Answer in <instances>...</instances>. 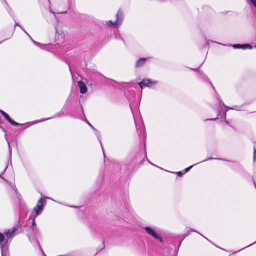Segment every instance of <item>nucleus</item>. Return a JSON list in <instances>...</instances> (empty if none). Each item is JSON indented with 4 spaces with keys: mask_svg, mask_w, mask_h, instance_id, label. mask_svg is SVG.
Returning <instances> with one entry per match:
<instances>
[{
    "mask_svg": "<svg viewBox=\"0 0 256 256\" xmlns=\"http://www.w3.org/2000/svg\"><path fill=\"white\" fill-rule=\"evenodd\" d=\"M18 202L20 209V218L17 222V232H22L25 230H26L38 231L36 224L34 222V218L32 219L31 222L32 225L30 224V219L27 218L26 213L28 209L25 202L23 200L22 196L17 192V202Z\"/></svg>",
    "mask_w": 256,
    "mask_h": 256,
    "instance_id": "1",
    "label": "nucleus"
},
{
    "mask_svg": "<svg viewBox=\"0 0 256 256\" xmlns=\"http://www.w3.org/2000/svg\"><path fill=\"white\" fill-rule=\"evenodd\" d=\"M142 158L141 152H138L131 156L128 165V168L130 170L137 169L142 164Z\"/></svg>",
    "mask_w": 256,
    "mask_h": 256,
    "instance_id": "2",
    "label": "nucleus"
},
{
    "mask_svg": "<svg viewBox=\"0 0 256 256\" xmlns=\"http://www.w3.org/2000/svg\"><path fill=\"white\" fill-rule=\"evenodd\" d=\"M38 235V231L28 230L27 236L30 241L34 244L40 250L44 256H46L43 252L40 245L38 240L37 237Z\"/></svg>",
    "mask_w": 256,
    "mask_h": 256,
    "instance_id": "3",
    "label": "nucleus"
},
{
    "mask_svg": "<svg viewBox=\"0 0 256 256\" xmlns=\"http://www.w3.org/2000/svg\"><path fill=\"white\" fill-rule=\"evenodd\" d=\"M144 230H146V232L150 236H152L154 238L158 240H159V242L161 243L164 242L163 239L162 237L159 236L156 232L154 229L150 227V226H146L144 228Z\"/></svg>",
    "mask_w": 256,
    "mask_h": 256,
    "instance_id": "4",
    "label": "nucleus"
},
{
    "mask_svg": "<svg viewBox=\"0 0 256 256\" xmlns=\"http://www.w3.org/2000/svg\"><path fill=\"white\" fill-rule=\"evenodd\" d=\"M156 84V82L152 81L150 79H144L142 81L139 82L138 84L141 88H143L144 87H150L152 85H154Z\"/></svg>",
    "mask_w": 256,
    "mask_h": 256,
    "instance_id": "5",
    "label": "nucleus"
},
{
    "mask_svg": "<svg viewBox=\"0 0 256 256\" xmlns=\"http://www.w3.org/2000/svg\"><path fill=\"white\" fill-rule=\"evenodd\" d=\"M124 19V14L122 10L119 9L117 14H116V20L115 23L118 24H120Z\"/></svg>",
    "mask_w": 256,
    "mask_h": 256,
    "instance_id": "6",
    "label": "nucleus"
},
{
    "mask_svg": "<svg viewBox=\"0 0 256 256\" xmlns=\"http://www.w3.org/2000/svg\"><path fill=\"white\" fill-rule=\"evenodd\" d=\"M44 0H38V2L40 3H42ZM44 1L46 2V3L48 5V9L50 10L49 15L52 18L54 19L56 23H58V20L56 19V16L52 13V10L50 9V2L49 0H44Z\"/></svg>",
    "mask_w": 256,
    "mask_h": 256,
    "instance_id": "7",
    "label": "nucleus"
},
{
    "mask_svg": "<svg viewBox=\"0 0 256 256\" xmlns=\"http://www.w3.org/2000/svg\"><path fill=\"white\" fill-rule=\"evenodd\" d=\"M16 230V228L14 226L12 230H8L4 231V234L6 236L10 238H12L15 236V232Z\"/></svg>",
    "mask_w": 256,
    "mask_h": 256,
    "instance_id": "8",
    "label": "nucleus"
},
{
    "mask_svg": "<svg viewBox=\"0 0 256 256\" xmlns=\"http://www.w3.org/2000/svg\"><path fill=\"white\" fill-rule=\"evenodd\" d=\"M232 47L234 48H242L243 50L252 49V46L250 44H234L232 45Z\"/></svg>",
    "mask_w": 256,
    "mask_h": 256,
    "instance_id": "9",
    "label": "nucleus"
},
{
    "mask_svg": "<svg viewBox=\"0 0 256 256\" xmlns=\"http://www.w3.org/2000/svg\"><path fill=\"white\" fill-rule=\"evenodd\" d=\"M0 113L4 117V118L10 122L12 125L16 126V122L10 118L9 116L4 111L0 110Z\"/></svg>",
    "mask_w": 256,
    "mask_h": 256,
    "instance_id": "10",
    "label": "nucleus"
},
{
    "mask_svg": "<svg viewBox=\"0 0 256 256\" xmlns=\"http://www.w3.org/2000/svg\"><path fill=\"white\" fill-rule=\"evenodd\" d=\"M78 86L80 88V91L82 94H85L87 92V88L86 84L83 82H78Z\"/></svg>",
    "mask_w": 256,
    "mask_h": 256,
    "instance_id": "11",
    "label": "nucleus"
},
{
    "mask_svg": "<svg viewBox=\"0 0 256 256\" xmlns=\"http://www.w3.org/2000/svg\"><path fill=\"white\" fill-rule=\"evenodd\" d=\"M4 236L0 232V246L1 248V253L2 256H4L3 252V250L5 248L4 244H2V242H4Z\"/></svg>",
    "mask_w": 256,
    "mask_h": 256,
    "instance_id": "12",
    "label": "nucleus"
},
{
    "mask_svg": "<svg viewBox=\"0 0 256 256\" xmlns=\"http://www.w3.org/2000/svg\"><path fill=\"white\" fill-rule=\"evenodd\" d=\"M214 159H216V158H212V157H210L206 159L205 160H204L200 162V163L202 162H205V161H206L208 160H214ZM218 160H222V159H220V158H217ZM199 164V162L194 164V165H192L186 168H185L184 170H183L184 171V174L186 173V172H188V171H189L192 168V166H194L196 165V164Z\"/></svg>",
    "mask_w": 256,
    "mask_h": 256,
    "instance_id": "13",
    "label": "nucleus"
},
{
    "mask_svg": "<svg viewBox=\"0 0 256 256\" xmlns=\"http://www.w3.org/2000/svg\"><path fill=\"white\" fill-rule=\"evenodd\" d=\"M146 58H140L137 60L136 63V67L138 68L142 66L146 63Z\"/></svg>",
    "mask_w": 256,
    "mask_h": 256,
    "instance_id": "14",
    "label": "nucleus"
},
{
    "mask_svg": "<svg viewBox=\"0 0 256 256\" xmlns=\"http://www.w3.org/2000/svg\"><path fill=\"white\" fill-rule=\"evenodd\" d=\"M46 198H42L38 201L36 205L42 206V208H44V206H46Z\"/></svg>",
    "mask_w": 256,
    "mask_h": 256,
    "instance_id": "15",
    "label": "nucleus"
},
{
    "mask_svg": "<svg viewBox=\"0 0 256 256\" xmlns=\"http://www.w3.org/2000/svg\"><path fill=\"white\" fill-rule=\"evenodd\" d=\"M44 208L42 206L36 205L34 208V211L36 216L39 215L43 210Z\"/></svg>",
    "mask_w": 256,
    "mask_h": 256,
    "instance_id": "16",
    "label": "nucleus"
},
{
    "mask_svg": "<svg viewBox=\"0 0 256 256\" xmlns=\"http://www.w3.org/2000/svg\"><path fill=\"white\" fill-rule=\"evenodd\" d=\"M22 30L24 32L28 35V36L30 38V39L35 44H36L37 46L40 47L41 48H44L45 47V46L44 44H41L37 42H36L34 41L32 38V37L24 30L22 29Z\"/></svg>",
    "mask_w": 256,
    "mask_h": 256,
    "instance_id": "17",
    "label": "nucleus"
},
{
    "mask_svg": "<svg viewBox=\"0 0 256 256\" xmlns=\"http://www.w3.org/2000/svg\"><path fill=\"white\" fill-rule=\"evenodd\" d=\"M94 130V132L95 134L97 136L98 138V140H99V142H100V145H101V146H102V150L104 151V150H103V148H102V142H100V138H99V137H98V135H99V132H98L96 129L95 128H94V130ZM104 156L105 157V154H104Z\"/></svg>",
    "mask_w": 256,
    "mask_h": 256,
    "instance_id": "18",
    "label": "nucleus"
},
{
    "mask_svg": "<svg viewBox=\"0 0 256 256\" xmlns=\"http://www.w3.org/2000/svg\"><path fill=\"white\" fill-rule=\"evenodd\" d=\"M94 130V132L95 134L97 136L98 138V140H99V142H100V145H101V146H102V150L104 151V150H103V148H102V142H100V138H99V137H98V135H99V132H98L96 129L95 128H94V130ZM104 156L105 157V154H104Z\"/></svg>",
    "mask_w": 256,
    "mask_h": 256,
    "instance_id": "19",
    "label": "nucleus"
},
{
    "mask_svg": "<svg viewBox=\"0 0 256 256\" xmlns=\"http://www.w3.org/2000/svg\"><path fill=\"white\" fill-rule=\"evenodd\" d=\"M106 24L108 26H117L118 25V24L115 23V21L112 22V20H110L106 22Z\"/></svg>",
    "mask_w": 256,
    "mask_h": 256,
    "instance_id": "20",
    "label": "nucleus"
},
{
    "mask_svg": "<svg viewBox=\"0 0 256 256\" xmlns=\"http://www.w3.org/2000/svg\"><path fill=\"white\" fill-rule=\"evenodd\" d=\"M64 116V112L62 111V110L61 111H60V112L56 113L54 116V117H60V116Z\"/></svg>",
    "mask_w": 256,
    "mask_h": 256,
    "instance_id": "21",
    "label": "nucleus"
},
{
    "mask_svg": "<svg viewBox=\"0 0 256 256\" xmlns=\"http://www.w3.org/2000/svg\"><path fill=\"white\" fill-rule=\"evenodd\" d=\"M230 109H232V110H242V106H233L232 108H230Z\"/></svg>",
    "mask_w": 256,
    "mask_h": 256,
    "instance_id": "22",
    "label": "nucleus"
},
{
    "mask_svg": "<svg viewBox=\"0 0 256 256\" xmlns=\"http://www.w3.org/2000/svg\"><path fill=\"white\" fill-rule=\"evenodd\" d=\"M253 160L254 162L256 161V149L255 148H254Z\"/></svg>",
    "mask_w": 256,
    "mask_h": 256,
    "instance_id": "23",
    "label": "nucleus"
},
{
    "mask_svg": "<svg viewBox=\"0 0 256 256\" xmlns=\"http://www.w3.org/2000/svg\"><path fill=\"white\" fill-rule=\"evenodd\" d=\"M218 98L219 100L220 101V104L222 106L224 107H225V108H227V106L224 104V102H222L221 100H220V96L218 94Z\"/></svg>",
    "mask_w": 256,
    "mask_h": 256,
    "instance_id": "24",
    "label": "nucleus"
},
{
    "mask_svg": "<svg viewBox=\"0 0 256 256\" xmlns=\"http://www.w3.org/2000/svg\"><path fill=\"white\" fill-rule=\"evenodd\" d=\"M250 2L252 3V6L255 8H256V0H249Z\"/></svg>",
    "mask_w": 256,
    "mask_h": 256,
    "instance_id": "25",
    "label": "nucleus"
},
{
    "mask_svg": "<svg viewBox=\"0 0 256 256\" xmlns=\"http://www.w3.org/2000/svg\"><path fill=\"white\" fill-rule=\"evenodd\" d=\"M184 174V171H180V172H176V174L178 176H182Z\"/></svg>",
    "mask_w": 256,
    "mask_h": 256,
    "instance_id": "26",
    "label": "nucleus"
},
{
    "mask_svg": "<svg viewBox=\"0 0 256 256\" xmlns=\"http://www.w3.org/2000/svg\"><path fill=\"white\" fill-rule=\"evenodd\" d=\"M197 232L196 230H194V229H192V228H190V230H188V234H186L184 236V238H186V236H187L188 234H189V232Z\"/></svg>",
    "mask_w": 256,
    "mask_h": 256,
    "instance_id": "27",
    "label": "nucleus"
},
{
    "mask_svg": "<svg viewBox=\"0 0 256 256\" xmlns=\"http://www.w3.org/2000/svg\"><path fill=\"white\" fill-rule=\"evenodd\" d=\"M85 121L88 124V126L92 128V130H94V128L93 126H92L89 122L86 119Z\"/></svg>",
    "mask_w": 256,
    "mask_h": 256,
    "instance_id": "28",
    "label": "nucleus"
},
{
    "mask_svg": "<svg viewBox=\"0 0 256 256\" xmlns=\"http://www.w3.org/2000/svg\"><path fill=\"white\" fill-rule=\"evenodd\" d=\"M10 186H11L12 188V190H13L14 191V192H16V189L14 188V186H15L14 184L10 183Z\"/></svg>",
    "mask_w": 256,
    "mask_h": 256,
    "instance_id": "29",
    "label": "nucleus"
},
{
    "mask_svg": "<svg viewBox=\"0 0 256 256\" xmlns=\"http://www.w3.org/2000/svg\"><path fill=\"white\" fill-rule=\"evenodd\" d=\"M218 119V118H208V119H206L205 120H204L205 121H208V120H216Z\"/></svg>",
    "mask_w": 256,
    "mask_h": 256,
    "instance_id": "30",
    "label": "nucleus"
},
{
    "mask_svg": "<svg viewBox=\"0 0 256 256\" xmlns=\"http://www.w3.org/2000/svg\"><path fill=\"white\" fill-rule=\"evenodd\" d=\"M142 128H143V133H144V135H146V130H145L144 126H142Z\"/></svg>",
    "mask_w": 256,
    "mask_h": 256,
    "instance_id": "31",
    "label": "nucleus"
},
{
    "mask_svg": "<svg viewBox=\"0 0 256 256\" xmlns=\"http://www.w3.org/2000/svg\"><path fill=\"white\" fill-rule=\"evenodd\" d=\"M54 28H55L56 32L57 33L58 32V27H57V26L55 25L54 26Z\"/></svg>",
    "mask_w": 256,
    "mask_h": 256,
    "instance_id": "32",
    "label": "nucleus"
},
{
    "mask_svg": "<svg viewBox=\"0 0 256 256\" xmlns=\"http://www.w3.org/2000/svg\"><path fill=\"white\" fill-rule=\"evenodd\" d=\"M80 106H81V108H82V112L83 114H84V109H83V108L82 106L80 105Z\"/></svg>",
    "mask_w": 256,
    "mask_h": 256,
    "instance_id": "33",
    "label": "nucleus"
},
{
    "mask_svg": "<svg viewBox=\"0 0 256 256\" xmlns=\"http://www.w3.org/2000/svg\"><path fill=\"white\" fill-rule=\"evenodd\" d=\"M210 84L212 85V86L214 90L216 91V89H215L214 87V86L212 85V83L211 82H210Z\"/></svg>",
    "mask_w": 256,
    "mask_h": 256,
    "instance_id": "34",
    "label": "nucleus"
},
{
    "mask_svg": "<svg viewBox=\"0 0 256 256\" xmlns=\"http://www.w3.org/2000/svg\"><path fill=\"white\" fill-rule=\"evenodd\" d=\"M255 243H256V242H253V243H252V244H250V245H248V246H247L246 247H248V246H252V245L253 244H255Z\"/></svg>",
    "mask_w": 256,
    "mask_h": 256,
    "instance_id": "35",
    "label": "nucleus"
},
{
    "mask_svg": "<svg viewBox=\"0 0 256 256\" xmlns=\"http://www.w3.org/2000/svg\"><path fill=\"white\" fill-rule=\"evenodd\" d=\"M8 147H9V150L10 151H11L10 149V143L8 141Z\"/></svg>",
    "mask_w": 256,
    "mask_h": 256,
    "instance_id": "36",
    "label": "nucleus"
},
{
    "mask_svg": "<svg viewBox=\"0 0 256 256\" xmlns=\"http://www.w3.org/2000/svg\"><path fill=\"white\" fill-rule=\"evenodd\" d=\"M16 125H17V126H22V124L17 122Z\"/></svg>",
    "mask_w": 256,
    "mask_h": 256,
    "instance_id": "37",
    "label": "nucleus"
},
{
    "mask_svg": "<svg viewBox=\"0 0 256 256\" xmlns=\"http://www.w3.org/2000/svg\"><path fill=\"white\" fill-rule=\"evenodd\" d=\"M50 118H46V120H40V122H42V121H44V120H49Z\"/></svg>",
    "mask_w": 256,
    "mask_h": 256,
    "instance_id": "38",
    "label": "nucleus"
},
{
    "mask_svg": "<svg viewBox=\"0 0 256 256\" xmlns=\"http://www.w3.org/2000/svg\"><path fill=\"white\" fill-rule=\"evenodd\" d=\"M200 236H202L203 237H204V238H206V240H208L207 238H206V237H204V236L202 235V234H200Z\"/></svg>",
    "mask_w": 256,
    "mask_h": 256,
    "instance_id": "39",
    "label": "nucleus"
},
{
    "mask_svg": "<svg viewBox=\"0 0 256 256\" xmlns=\"http://www.w3.org/2000/svg\"><path fill=\"white\" fill-rule=\"evenodd\" d=\"M226 123L227 124H229V122H228V121H226Z\"/></svg>",
    "mask_w": 256,
    "mask_h": 256,
    "instance_id": "40",
    "label": "nucleus"
},
{
    "mask_svg": "<svg viewBox=\"0 0 256 256\" xmlns=\"http://www.w3.org/2000/svg\"><path fill=\"white\" fill-rule=\"evenodd\" d=\"M16 26V22L15 21V24H14V27Z\"/></svg>",
    "mask_w": 256,
    "mask_h": 256,
    "instance_id": "41",
    "label": "nucleus"
},
{
    "mask_svg": "<svg viewBox=\"0 0 256 256\" xmlns=\"http://www.w3.org/2000/svg\"><path fill=\"white\" fill-rule=\"evenodd\" d=\"M16 26H18V25L17 24H16ZM20 26V28H22L20 26Z\"/></svg>",
    "mask_w": 256,
    "mask_h": 256,
    "instance_id": "42",
    "label": "nucleus"
},
{
    "mask_svg": "<svg viewBox=\"0 0 256 256\" xmlns=\"http://www.w3.org/2000/svg\"><path fill=\"white\" fill-rule=\"evenodd\" d=\"M122 40H123V41H124V39H122Z\"/></svg>",
    "mask_w": 256,
    "mask_h": 256,
    "instance_id": "43",
    "label": "nucleus"
},
{
    "mask_svg": "<svg viewBox=\"0 0 256 256\" xmlns=\"http://www.w3.org/2000/svg\"><path fill=\"white\" fill-rule=\"evenodd\" d=\"M150 164L152 165H154L152 163L150 162Z\"/></svg>",
    "mask_w": 256,
    "mask_h": 256,
    "instance_id": "44",
    "label": "nucleus"
},
{
    "mask_svg": "<svg viewBox=\"0 0 256 256\" xmlns=\"http://www.w3.org/2000/svg\"><path fill=\"white\" fill-rule=\"evenodd\" d=\"M198 232V234H200V232Z\"/></svg>",
    "mask_w": 256,
    "mask_h": 256,
    "instance_id": "45",
    "label": "nucleus"
},
{
    "mask_svg": "<svg viewBox=\"0 0 256 256\" xmlns=\"http://www.w3.org/2000/svg\"><path fill=\"white\" fill-rule=\"evenodd\" d=\"M198 232V234H200V232Z\"/></svg>",
    "mask_w": 256,
    "mask_h": 256,
    "instance_id": "46",
    "label": "nucleus"
}]
</instances>
